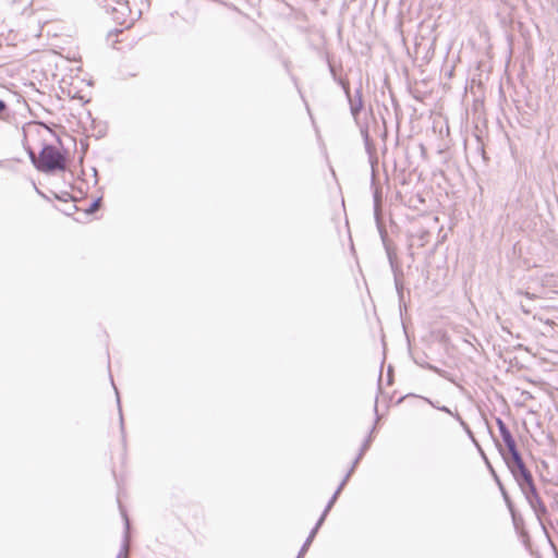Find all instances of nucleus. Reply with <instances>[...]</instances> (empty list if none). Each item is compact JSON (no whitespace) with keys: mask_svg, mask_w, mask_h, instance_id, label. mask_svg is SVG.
Listing matches in <instances>:
<instances>
[{"mask_svg":"<svg viewBox=\"0 0 558 558\" xmlns=\"http://www.w3.org/2000/svg\"><path fill=\"white\" fill-rule=\"evenodd\" d=\"M426 235H427V232H423L421 235V240L423 241Z\"/></svg>","mask_w":558,"mask_h":558,"instance_id":"f8f14e48","label":"nucleus"},{"mask_svg":"<svg viewBox=\"0 0 558 558\" xmlns=\"http://www.w3.org/2000/svg\"><path fill=\"white\" fill-rule=\"evenodd\" d=\"M544 323H545V324H547V325H553V324H554V323H553L551 320H549V319L545 320Z\"/></svg>","mask_w":558,"mask_h":558,"instance_id":"ddd939ff","label":"nucleus"},{"mask_svg":"<svg viewBox=\"0 0 558 558\" xmlns=\"http://www.w3.org/2000/svg\"><path fill=\"white\" fill-rule=\"evenodd\" d=\"M350 473L349 472L347 474V476L344 477V480L341 482V484L339 485L338 489L336 490V493L333 494V496L331 497L330 501L328 502L324 513L322 514L320 519L318 520L317 524L315 525V527L312 530L311 534L308 535L307 539L305 541L304 544H306L307 546L311 545V543L313 542L319 526L323 524L328 511L331 509V507L333 506L335 501L337 500V497L338 495L340 494L341 489L343 488V486L345 485L347 483V480L349 478L350 476Z\"/></svg>","mask_w":558,"mask_h":558,"instance_id":"20e7f679","label":"nucleus"},{"mask_svg":"<svg viewBox=\"0 0 558 558\" xmlns=\"http://www.w3.org/2000/svg\"><path fill=\"white\" fill-rule=\"evenodd\" d=\"M508 451L510 457H505V461L518 484L525 494L531 493L536 495V488L533 483L532 474L526 469L517 447H513Z\"/></svg>","mask_w":558,"mask_h":558,"instance_id":"f257e3e1","label":"nucleus"},{"mask_svg":"<svg viewBox=\"0 0 558 558\" xmlns=\"http://www.w3.org/2000/svg\"><path fill=\"white\" fill-rule=\"evenodd\" d=\"M7 108V105L4 101L0 100V112L3 111Z\"/></svg>","mask_w":558,"mask_h":558,"instance_id":"9b49d317","label":"nucleus"},{"mask_svg":"<svg viewBox=\"0 0 558 558\" xmlns=\"http://www.w3.org/2000/svg\"><path fill=\"white\" fill-rule=\"evenodd\" d=\"M99 206V199L95 201L92 205H90V208H89V213H94Z\"/></svg>","mask_w":558,"mask_h":558,"instance_id":"6e6552de","label":"nucleus"},{"mask_svg":"<svg viewBox=\"0 0 558 558\" xmlns=\"http://www.w3.org/2000/svg\"><path fill=\"white\" fill-rule=\"evenodd\" d=\"M310 546H307L306 544H304L299 553V556L298 558H302L303 555L306 553V550L308 549Z\"/></svg>","mask_w":558,"mask_h":558,"instance_id":"1a4fd4ad","label":"nucleus"},{"mask_svg":"<svg viewBox=\"0 0 558 558\" xmlns=\"http://www.w3.org/2000/svg\"><path fill=\"white\" fill-rule=\"evenodd\" d=\"M350 473L349 472L347 474V476L344 477V480L341 482V484L339 485L338 489L336 490V493L333 494V496L331 497L330 501L328 502L324 513L322 514L320 519L318 520L317 524L315 525V527L312 530L311 534L308 535L307 539L305 541L304 544H306L307 546L311 545V543L313 542L319 526L323 524L328 511L331 509V507L333 506L335 501L337 500V497L338 495L340 494L341 489L343 488V486L345 485L347 483V480L349 478L350 476Z\"/></svg>","mask_w":558,"mask_h":558,"instance_id":"7ed1b4c3","label":"nucleus"},{"mask_svg":"<svg viewBox=\"0 0 558 558\" xmlns=\"http://www.w3.org/2000/svg\"><path fill=\"white\" fill-rule=\"evenodd\" d=\"M126 529H129V521L125 519Z\"/></svg>","mask_w":558,"mask_h":558,"instance_id":"4468645a","label":"nucleus"},{"mask_svg":"<svg viewBox=\"0 0 558 558\" xmlns=\"http://www.w3.org/2000/svg\"><path fill=\"white\" fill-rule=\"evenodd\" d=\"M31 157L40 171L49 172L53 170H63L65 168L64 157L54 146H45L37 160L33 153H31Z\"/></svg>","mask_w":558,"mask_h":558,"instance_id":"f03ea898","label":"nucleus"},{"mask_svg":"<svg viewBox=\"0 0 558 558\" xmlns=\"http://www.w3.org/2000/svg\"><path fill=\"white\" fill-rule=\"evenodd\" d=\"M117 558H128V541H124L123 547Z\"/></svg>","mask_w":558,"mask_h":558,"instance_id":"423d86ee","label":"nucleus"},{"mask_svg":"<svg viewBox=\"0 0 558 558\" xmlns=\"http://www.w3.org/2000/svg\"><path fill=\"white\" fill-rule=\"evenodd\" d=\"M116 20H117L121 25H123V24L129 25L128 21H126V20H124V19L120 21V17H119V16H117V17H116Z\"/></svg>","mask_w":558,"mask_h":558,"instance_id":"9d476101","label":"nucleus"},{"mask_svg":"<svg viewBox=\"0 0 558 558\" xmlns=\"http://www.w3.org/2000/svg\"><path fill=\"white\" fill-rule=\"evenodd\" d=\"M120 8L114 9L117 13H120L121 15H124V13L128 11V4L126 3H119Z\"/></svg>","mask_w":558,"mask_h":558,"instance_id":"0eeeda50","label":"nucleus"},{"mask_svg":"<svg viewBox=\"0 0 558 558\" xmlns=\"http://www.w3.org/2000/svg\"><path fill=\"white\" fill-rule=\"evenodd\" d=\"M497 425H498L500 435L502 437V440L505 441L508 450L512 449L513 447H517L515 441H514L511 433L509 432V429L507 428L506 424L500 418L497 420Z\"/></svg>","mask_w":558,"mask_h":558,"instance_id":"39448f33","label":"nucleus"}]
</instances>
